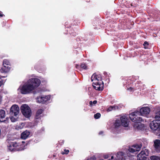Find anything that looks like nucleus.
I'll list each match as a JSON object with an SVG mask.
<instances>
[{
  "label": "nucleus",
  "mask_w": 160,
  "mask_h": 160,
  "mask_svg": "<svg viewBox=\"0 0 160 160\" xmlns=\"http://www.w3.org/2000/svg\"><path fill=\"white\" fill-rule=\"evenodd\" d=\"M150 111L149 108L143 107L140 109L139 112L136 110L131 113L129 117L131 120L134 122L133 127L138 129L139 127V125L138 124L137 125V124L143 121L142 118L140 116L142 115L147 117L149 114Z\"/></svg>",
  "instance_id": "f257e3e1"
},
{
  "label": "nucleus",
  "mask_w": 160,
  "mask_h": 160,
  "mask_svg": "<svg viewBox=\"0 0 160 160\" xmlns=\"http://www.w3.org/2000/svg\"><path fill=\"white\" fill-rule=\"evenodd\" d=\"M156 120L151 122L150 124V127L151 129L154 131L160 130V111L156 113L155 116Z\"/></svg>",
  "instance_id": "f03ea898"
},
{
  "label": "nucleus",
  "mask_w": 160,
  "mask_h": 160,
  "mask_svg": "<svg viewBox=\"0 0 160 160\" xmlns=\"http://www.w3.org/2000/svg\"><path fill=\"white\" fill-rule=\"evenodd\" d=\"M8 149L9 151L15 152L23 150L22 147L19 143L16 142H10L8 146Z\"/></svg>",
  "instance_id": "7ed1b4c3"
},
{
  "label": "nucleus",
  "mask_w": 160,
  "mask_h": 160,
  "mask_svg": "<svg viewBox=\"0 0 160 160\" xmlns=\"http://www.w3.org/2000/svg\"><path fill=\"white\" fill-rule=\"evenodd\" d=\"M21 111L26 118H29L32 114L31 110L28 106L26 104L22 105L20 108Z\"/></svg>",
  "instance_id": "20e7f679"
},
{
  "label": "nucleus",
  "mask_w": 160,
  "mask_h": 160,
  "mask_svg": "<svg viewBox=\"0 0 160 160\" xmlns=\"http://www.w3.org/2000/svg\"><path fill=\"white\" fill-rule=\"evenodd\" d=\"M28 81V82L23 85L21 89V93L22 94H27L30 93L34 90Z\"/></svg>",
  "instance_id": "39448f33"
},
{
  "label": "nucleus",
  "mask_w": 160,
  "mask_h": 160,
  "mask_svg": "<svg viewBox=\"0 0 160 160\" xmlns=\"http://www.w3.org/2000/svg\"><path fill=\"white\" fill-rule=\"evenodd\" d=\"M29 82H30L32 87H33L34 89L38 87L41 83L40 80L37 78H32L28 80Z\"/></svg>",
  "instance_id": "423d86ee"
},
{
  "label": "nucleus",
  "mask_w": 160,
  "mask_h": 160,
  "mask_svg": "<svg viewBox=\"0 0 160 160\" xmlns=\"http://www.w3.org/2000/svg\"><path fill=\"white\" fill-rule=\"evenodd\" d=\"M19 112V108L17 105H13L11 107L10 110L11 115L17 117Z\"/></svg>",
  "instance_id": "0eeeda50"
},
{
  "label": "nucleus",
  "mask_w": 160,
  "mask_h": 160,
  "mask_svg": "<svg viewBox=\"0 0 160 160\" xmlns=\"http://www.w3.org/2000/svg\"><path fill=\"white\" fill-rule=\"evenodd\" d=\"M104 83L102 81L94 82L92 83V85L96 90L102 91L103 89Z\"/></svg>",
  "instance_id": "6e6552de"
},
{
  "label": "nucleus",
  "mask_w": 160,
  "mask_h": 160,
  "mask_svg": "<svg viewBox=\"0 0 160 160\" xmlns=\"http://www.w3.org/2000/svg\"><path fill=\"white\" fill-rule=\"evenodd\" d=\"M50 97L49 96H41L38 97L37 98V102L39 103H44L47 101L49 99Z\"/></svg>",
  "instance_id": "1a4fd4ad"
},
{
  "label": "nucleus",
  "mask_w": 160,
  "mask_h": 160,
  "mask_svg": "<svg viewBox=\"0 0 160 160\" xmlns=\"http://www.w3.org/2000/svg\"><path fill=\"white\" fill-rule=\"evenodd\" d=\"M148 153H145L144 151H141L137 156V160H146Z\"/></svg>",
  "instance_id": "9d476101"
},
{
  "label": "nucleus",
  "mask_w": 160,
  "mask_h": 160,
  "mask_svg": "<svg viewBox=\"0 0 160 160\" xmlns=\"http://www.w3.org/2000/svg\"><path fill=\"white\" fill-rule=\"evenodd\" d=\"M120 121L121 124L125 127H128V122L127 118L125 116H122L120 118Z\"/></svg>",
  "instance_id": "9b49d317"
},
{
  "label": "nucleus",
  "mask_w": 160,
  "mask_h": 160,
  "mask_svg": "<svg viewBox=\"0 0 160 160\" xmlns=\"http://www.w3.org/2000/svg\"><path fill=\"white\" fill-rule=\"evenodd\" d=\"M30 132L28 130L23 131L21 135V138L22 139H25L29 137Z\"/></svg>",
  "instance_id": "f8f14e48"
},
{
  "label": "nucleus",
  "mask_w": 160,
  "mask_h": 160,
  "mask_svg": "<svg viewBox=\"0 0 160 160\" xmlns=\"http://www.w3.org/2000/svg\"><path fill=\"white\" fill-rule=\"evenodd\" d=\"M93 77H98V78H96L97 79H96V81L95 82H99V81H102V78L100 75H96L95 73H94L92 75V76L91 78V80L92 82L93 81Z\"/></svg>",
  "instance_id": "ddd939ff"
},
{
  "label": "nucleus",
  "mask_w": 160,
  "mask_h": 160,
  "mask_svg": "<svg viewBox=\"0 0 160 160\" xmlns=\"http://www.w3.org/2000/svg\"><path fill=\"white\" fill-rule=\"evenodd\" d=\"M135 86H136L135 88H132L131 87L129 86L127 87V90H128L129 92H133L137 89H138L140 88L139 87V84L138 83H136Z\"/></svg>",
  "instance_id": "4468645a"
},
{
  "label": "nucleus",
  "mask_w": 160,
  "mask_h": 160,
  "mask_svg": "<svg viewBox=\"0 0 160 160\" xmlns=\"http://www.w3.org/2000/svg\"><path fill=\"white\" fill-rule=\"evenodd\" d=\"M124 154V153L123 152H118L117 155V157L118 160H122Z\"/></svg>",
  "instance_id": "2eb2a0df"
},
{
  "label": "nucleus",
  "mask_w": 160,
  "mask_h": 160,
  "mask_svg": "<svg viewBox=\"0 0 160 160\" xmlns=\"http://www.w3.org/2000/svg\"><path fill=\"white\" fill-rule=\"evenodd\" d=\"M5 111L2 109L0 110V122H2V120L3 118H5Z\"/></svg>",
  "instance_id": "dca6fc26"
},
{
  "label": "nucleus",
  "mask_w": 160,
  "mask_h": 160,
  "mask_svg": "<svg viewBox=\"0 0 160 160\" xmlns=\"http://www.w3.org/2000/svg\"><path fill=\"white\" fill-rule=\"evenodd\" d=\"M154 145L155 148H159L160 146V140L158 139L155 140L154 142Z\"/></svg>",
  "instance_id": "f3484780"
},
{
  "label": "nucleus",
  "mask_w": 160,
  "mask_h": 160,
  "mask_svg": "<svg viewBox=\"0 0 160 160\" xmlns=\"http://www.w3.org/2000/svg\"><path fill=\"white\" fill-rule=\"evenodd\" d=\"M10 69V67L9 66H6L5 65L3 66L2 68V71L3 72H9Z\"/></svg>",
  "instance_id": "a211bd4d"
},
{
  "label": "nucleus",
  "mask_w": 160,
  "mask_h": 160,
  "mask_svg": "<svg viewBox=\"0 0 160 160\" xmlns=\"http://www.w3.org/2000/svg\"><path fill=\"white\" fill-rule=\"evenodd\" d=\"M81 69H82L84 70H87L88 69V67L87 65L84 62L82 63L81 64L80 67V70H81Z\"/></svg>",
  "instance_id": "6ab92c4d"
},
{
  "label": "nucleus",
  "mask_w": 160,
  "mask_h": 160,
  "mask_svg": "<svg viewBox=\"0 0 160 160\" xmlns=\"http://www.w3.org/2000/svg\"><path fill=\"white\" fill-rule=\"evenodd\" d=\"M43 111V110L42 109H38L36 112L35 116L36 119H38V118H37V117L39 116L42 113Z\"/></svg>",
  "instance_id": "aec40b11"
},
{
  "label": "nucleus",
  "mask_w": 160,
  "mask_h": 160,
  "mask_svg": "<svg viewBox=\"0 0 160 160\" xmlns=\"http://www.w3.org/2000/svg\"><path fill=\"white\" fill-rule=\"evenodd\" d=\"M121 123L120 120L117 119L116 120L114 125L115 128H118L121 125Z\"/></svg>",
  "instance_id": "412c9836"
},
{
  "label": "nucleus",
  "mask_w": 160,
  "mask_h": 160,
  "mask_svg": "<svg viewBox=\"0 0 160 160\" xmlns=\"http://www.w3.org/2000/svg\"><path fill=\"white\" fill-rule=\"evenodd\" d=\"M132 147L137 150V151H138L140 150V148H141L142 146L141 145H138V144L134 145L132 146Z\"/></svg>",
  "instance_id": "4be33fe9"
},
{
  "label": "nucleus",
  "mask_w": 160,
  "mask_h": 160,
  "mask_svg": "<svg viewBox=\"0 0 160 160\" xmlns=\"http://www.w3.org/2000/svg\"><path fill=\"white\" fill-rule=\"evenodd\" d=\"M151 160H160V157L156 156H152L150 157Z\"/></svg>",
  "instance_id": "5701e85b"
},
{
  "label": "nucleus",
  "mask_w": 160,
  "mask_h": 160,
  "mask_svg": "<svg viewBox=\"0 0 160 160\" xmlns=\"http://www.w3.org/2000/svg\"><path fill=\"white\" fill-rule=\"evenodd\" d=\"M10 62L7 59H4L3 61V65L4 66L5 65H9Z\"/></svg>",
  "instance_id": "b1692460"
},
{
  "label": "nucleus",
  "mask_w": 160,
  "mask_h": 160,
  "mask_svg": "<svg viewBox=\"0 0 160 160\" xmlns=\"http://www.w3.org/2000/svg\"><path fill=\"white\" fill-rule=\"evenodd\" d=\"M101 116V114L99 113H97L94 115V118L95 119H98Z\"/></svg>",
  "instance_id": "393cba45"
},
{
  "label": "nucleus",
  "mask_w": 160,
  "mask_h": 160,
  "mask_svg": "<svg viewBox=\"0 0 160 160\" xmlns=\"http://www.w3.org/2000/svg\"><path fill=\"white\" fill-rule=\"evenodd\" d=\"M69 152V151L68 150H67L66 149H64V151H62L61 154L62 155L64 154H68Z\"/></svg>",
  "instance_id": "a878e982"
},
{
  "label": "nucleus",
  "mask_w": 160,
  "mask_h": 160,
  "mask_svg": "<svg viewBox=\"0 0 160 160\" xmlns=\"http://www.w3.org/2000/svg\"><path fill=\"white\" fill-rule=\"evenodd\" d=\"M97 102V101L96 100H94L93 102H92V101H90L89 102V103L90 106L91 107H92V104H96Z\"/></svg>",
  "instance_id": "bb28decb"
},
{
  "label": "nucleus",
  "mask_w": 160,
  "mask_h": 160,
  "mask_svg": "<svg viewBox=\"0 0 160 160\" xmlns=\"http://www.w3.org/2000/svg\"><path fill=\"white\" fill-rule=\"evenodd\" d=\"M129 151L130 152H137V150H136V149L133 148H130L128 149Z\"/></svg>",
  "instance_id": "cd10ccee"
},
{
  "label": "nucleus",
  "mask_w": 160,
  "mask_h": 160,
  "mask_svg": "<svg viewBox=\"0 0 160 160\" xmlns=\"http://www.w3.org/2000/svg\"><path fill=\"white\" fill-rule=\"evenodd\" d=\"M9 120V118L7 117V118H6L5 119H4V120L2 119V120L1 122H4L5 123H7L8 122Z\"/></svg>",
  "instance_id": "c85d7f7f"
},
{
  "label": "nucleus",
  "mask_w": 160,
  "mask_h": 160,
  "mask_svg": "<svg viewBox=\"0 0 160 160\" xmlns=\"http://www.w3.org/2000/svg\"><path fill=\"white\" fill-rule=\"evenodd\" d=\"M96 158L94 155H93L92 157L88 158L87 160H96Z\"/></svg>",
  "instance_id": "c756f323"
},
{
  "label": "nucleus",
  "mask_w": 160,
  "mask_h": 160,
  "mask_svg": "<svg viewBox=\"0 0 160 160\" xmlns=\"http://www.w3.org/2000/svg\"><path fill=\"white\" fill-rule=\"evenodd\" d=\"M10 118L11 119V121L12 122H16L17 121V119L15 118L14 117H13L12 116L10 117Z\"/></svg>",
  "instance_id": "7c9ffc66"
},
{
  "label": "nucleus",
  "mask_w": 160,
  "mask_h": 160,
  "mask_svg": "<svg viewBox=\"0 0 160 160\" xmlns=\"http://www.w3.org/2000/svg\"><path fill=\"white\" fill-rule=\"evenodd\" d=\"M70 33L71 36H72L74 37L75 36L77 35L76 32L74 31L73 32L71 31V32H70Z\"/></svg>",
  "instance_id": "2f4dec72"
},
{
  "label": "nucleus",
  "mask_w": 160,
  "mask_h": 160,
  "mask_svg": "<svg viewBox=\"0 0 160 160\" xmlns=\"http://www.w3.org/2000/svg\"><path fill=\"white\" fill-rule=\"evenodd\" d=\"M113 106H110L107 110V111L108 112L110 111H111L112 109H113Z\"/></svg>",
  "instance_id": "473e14b6"
},
{
  "label": "nucleus",
  "mask_w": 160,
  "mask_h": 160,
  "mask_svg": "<svg viewBox=\"0 0 160 160\" xmlns=\"http://www.w3.org/2000/svg\"><path fill=\"white\" fill-rule=\"evenodd\" d=\"M148 45L149 44L148 42L147 41H145L143 44V45L144 46L145 48H146V46Z\"/></svg>",
  "instance_id": "72a5a7b5"
},
{
  "label": "nucleus",
  "mask_w": 160,
  "mask_h": 160,
  "mask_svg": "<svg viewBox=\"0 0 160 160\" xmlns=\"http://www.w3.org/2000/svg\"><path fill=\"white\" fill-rule=\"evenodd\" d=\"M3 80L0 77V87L4 84Z\"/></svg>",
  "instance_id": "f704fd0d"
},
{
  "label": "nucleus",
  "mask_w": 160,
  "mask_h": 160,
  "mask_svg": "<svg viewBox=\"0 0 160 160\" xmlns=\"http://www.w3.org/2000/svg\"><path fill=\"white\" fill-rule=\"evenodd\" d=\"M113 106V109L114 110L118 109L119 108L116 105H114Z\"/></svg>",
  "instance_id": "c9c22d12"
},
{
  "label": "nucleus",
  "mask_w": 160,
  "mask_h": 160,
  "mask_svg": "<svg viewBox=\"0 0 160 160\" xmlns=\"http://www.w3.org/2000/svg\"><path fill=\"white\" fill-rule=\"evenodd\" d=\"M142 151H144L145 153H146L147 152L148 153V155L149 152L148 149H145L144 150Z\"/></svg>",
  "instance_id": "e433bc0d"
},
{
  "label": "nucleus",
  "mask_w": 160,
  "mask_h": 160,
  "mask_svg": "<svg viewBox=\"0 0 160 160\" xmlns=\"http://www.w3.org/2000/svg\"><path fill=\"white\" fill-rule=\"evenodd\" d=\"M103 157L105 159H107L109 158V156L108 155H106L103 156Z\"/></svg>",
  "instance_id": "4c0bfd02"
},
{
  "label": "nucleus",
  "mask_w": 160,
  "mask_h": 160,
  "mask_svg": "<svg viewBox=\"0 0 160 160\" xmlns=\"http://www.w3.org/2000/svg\"><path fill=\"white\" fill-rule=\"evenodd\" d=\"M75 67H76V68H77V69H78L80 70V68H79V66L78 65L76 64Z\"/></svg>",
  "instance_id": "58836bf2"
},
{
  "label": "nucleus",
  "mask_w": 160,
  "mask_h": 160,
  "mask_svg": "<svg viewBox=\"0 0 160 160\" xmlns=\"http://www.w3.org/2000/svg\"><path fill=\"white\" fill-rule=\"evenodd\" d=\"M2 12H0V18L1 17H2L3 16H4V15L2 14Z\"/></svg>",
  "instance_id": "ea45409f"
},
{
  "label": "nucleus",
  "mask_w": 160,
  "mask_h": 160,
  "mask_svg": "<svg viewBox=\"0 0 160 160\" xmlns=\"http://www.w3.org/2000/svg\"><path fill=\"white\" fill-rule=\"evenodd\" d=\"M154 18L155 19H157L158 18V17L157 16H156V15H154Z\"/></svg>",
  "instance_id": "a19ab883"
},
{
  "label": "nucleus",
  "mask_w": 160,
  "mask_h": 160,
  "mask_svg": "<svg viewBox=\"0 0 160 160\" xmlns=\"http://www.w3.org/2000/svg\"><path fill=\"white\" fill-rule=\"evenodd\" d=\"M158 135L160 138V130H159V131H158Z\"/></svg>",
  "instance_id": "79ce46f5"
},
{
  "label": "nucleus",
  "mask_w": 160,
  "mask_h": 160,
  "mask_svg": "<svg viewBox=\"0 0 160 160\" xmlns=\"http://www.w3.org/2000/svg\"><path fill=\"white\" fill-rule=\"evenodd\" d=\"M96 78H98V77H93V80L95 81H96V79H97Z\"/></svg>",
  "instance_id": "37998d69"
},
{
  "label": "nucleus",
  "mask_w": 160,
  "mask_h": 160,
  "mask_svg": "<svg viewBox=\"0 0 160 160\" xmlns=\"http://www.w3.org/2000/svg\"><path fill=\"white\" fill-rule=\"evenodd\" d=\"M114 159V157L113 156H112L111 158V159H110L109 160H113Z\"/></svg>",
  "instance_id": "c03bdc74"
},
{
  "label": "nucleus",
  "mask_w": 160,
  "mask_h": 160,
  "mask_svg": "<svg viewBox=\"0 0 160 160\" xmlns=\"http://www.w3.org/2000/svg\"><path fill=\"white\" fill-rule=\"evenodd\" d=\"M103 133V132L102 131H100L99 132V134H102Z\"/></svg>",
  "instance_id": "a18cd8bd"
},
{
  "label": "nucleus",
  "mask_w": 160,
  "mask_h": 160,
  "mask_svg": "<svg viewBox=\"0 0 160 160\" xmlns=\"http://www.w3.org/2000/svg\"><path fill=\"white\" fill-rule=\"evenodd\" d=\"M128 81H130V80H128L127 81L128 82Z\"/></svg>",
  "instance_id": "49530a36"
},
{
  "label": "nucleus",
  "mask_w": 160,
  "mask_h": 160,
  "mask_svg": "<svg viewBox=\"0 0 160 160\" xmlns=\"http://www.w3.org/2000/svg\"><path fill=\"white\" fill-rule=\"evenodd\" d=\"M84 110L85 111H86V110L85 109H84Z\"/></svg>",
  "instance_id": "de8ad7c7"
},
{
  "label": "nucleus",
  "mask_w": 160,
  "mask_h": 160,
  "mask_svg": "<svg viewBox=\"0 0 160 160\" xmlns=\"http://www.w3.org/2000/svg\"><path fill=\"white\" fill-rule=\"evenodd\" d=\"M38 116H37V118H38Z\"/></svg>",
  "instance_id": "09e8293b"
}]
</instances>
